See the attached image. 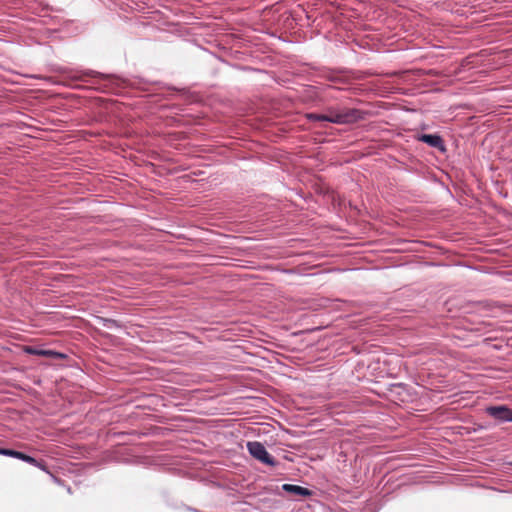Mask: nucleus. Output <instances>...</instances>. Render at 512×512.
<instances>
[{
	"mask_svg": "<svg viewBox=\"0 0 512 512\" xmlns=\"http://www.w3.org/2000/svg\"><path fill=\"white\" fill-rule=\"evenodd\" d=\"M328 112L329 114L326 115V117L328 118L327 122L334 124H352L357 121L363 120L366 116V112L356 108L342 110L329 108Z\"/></svg>",
	"mask_w": 512,
	"mask_h": 512,
	"instance_id": "obj_1",
	"label": "nucleus"
},
{
	"mask_svg": "<svg viewBox=\"0 0 512 512\" xmlns=\"http://www.w3.org/2000/svg\"><path fill=\"white\" fill-rule=\"evenodd\" d=\"M246 446L250 455L258 461L269 466H275L277 464L276 460L268 453L261 442L249 441Z\"/></svg>",
	"mask_w": 512,
	"mask_h": 512,
	"instance_id": "obj_2",
	"label": "nucleus"
},
{
	"mask_svg": "<svg viewBox=\"0 0 512 512\" xmlns=\"http://www.w3.org/2000/svg\"><path fill=\"white\" fill-rule=\"evenodd\" d=\"M486 413L501 422H512V409L506 405L488 406Z\"/></svg>",
	"mask_w": 512,
	"mask_h": 512,
	"instance_id": "obj_3",
	"label": "nucleus"
},
{
	"mask_svg": "<svg viewBox=\"0 0 512 512\" xmlns=\"http://www.w3.org/2000/svg\"><path fill=\"white\" fill-rule=\"evenodd\" d=\"M0 455L17 458V459H20V460H22V461H24L26 463H29V464H31L33 466L39 467L42 470L45 469V465L42 462H39L34 457L29 456V455H27V454H25L23 452H20V451H16V450H13V449H8V448H0Z\"/></svg>",
	"mask_w": 512,
	"mask_h": 512,
	"instance_id": "obj_4",
	"label": "nucleus"
},
{
	"mask_svg": "<svg viewBox=\"0 0 512 512\" xmlns=\"http://www.w3.org/2000/svg\"><path fill=\"white\" fill-rule=\"evenodd\" d=\"M416 140L421 141L432 148H436L441 152L446 150L442 137L438 134H417Z\"/></svg>",
	"mask_w": 512,
	"mask_h": 512,
	"instance_id": "obj_5",
	"label": "nucleus"
},
{
	"mask_svg": "<svg viewBox=\"0 0 512 512\" xmlns=\"http://www.w3.org/2000/svg\"><path fill=\"white\" fill-rule=\"evenodd\" d=\"M24 352L29 355L45 356V357H50V358H63L64 357V355L62 353H59V352H56L53 350L41 349V348H37L34 346H26L24 348Z\"/></svg>",
	"mask_w": 512,
	"mask_h": 512,
	"instance_id": "obj_6",
	"label": "nucleus"
},
{
	"mask_svg": "<svg viewBox=\"0 0 512 512\" xmlns=\"http://www.w3.org/2000/svg\"><path fill=\"white\" fill-rule=\"evenodd\" d=\"M282 490L287 493L302 496V497H310L313 494V491L309 490L308 488L294 485V484H283Z\"/></svg>",
	"mask_w": 512,
	"mask_h": 512,
	"instance_id": "obj_7",
	"label": "nucleus"
},
{
	"mask_svg": "<svg viewBox=\"0 0 512 512\" xmlns=\"http://www.w3.org/2000/svg\"><path fill=\"white\" fill-rule=\"evenodd\" d=\"M307 118L310 120V121H326L327 122V117H326V114H317V113H309L307 115Z\"/></svg>",
	"mask_w": 512,
	"mask_h": 512,
	"instance_id": "obj_8",
	"label": "nucleus"
},
{
	"mask_svg": "<svg viewBox=\"0 0 512 512\" xmlns=\"http://www.w3.org/2000/svg\"><path fill=\"white\" fill-rule=\"evenodd\" d=\"M84 77H102L103 79H108V76L102 75L100 73H97L92 70L85 71L81 76H79V79H83Z\"/></svg>",
	"mask_w": 512,
	"mask_h": 512,
	"instance_id": "obj_9",
	"label": "nucleus"
},
{
	"mask_svg": "<svg viewBox=\"0 0 512 512\" xmlns=\"http://www.w3.org/2000/svg\"><path fill=\"white\" fill-rule=\"evenodd\" d=\"M104 326L108 329H112L114 327H119V324L114 319H105L104 320Z\"/></svg>",
	"mask_w": 512,
	"mask_h": 512,
	"instance_id": "obj_10",
	"label": "nucleus"
},
{
	"mask_svg": "<svg viewBox=\"0 0 512 512\" xmlns=\"http://www.w3.org/2000/svg\"><path fill=\"white\" fill-rule=\"evenodd\" d=\"M331 81H333V82H339V77H333V78H331Z\"/></svg>",
	"mask_w": 512,
	"mask_h": 512,
	"instance_id": "obj_11",
	"label": "nucleus"
}]
</instances>
